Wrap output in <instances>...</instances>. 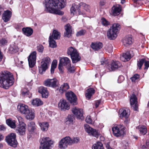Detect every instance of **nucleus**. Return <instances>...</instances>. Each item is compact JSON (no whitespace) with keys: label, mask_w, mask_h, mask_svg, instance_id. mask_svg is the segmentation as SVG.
I'll return each instance as SVG.
<instances>
[{"label":"nucleus","mask_w":149,"mask_h":149,"mask_svg":"<svg viewBox=\"0 0 149 149\" xmlns=\"http://www.w3.org/2000/svg\"><path fill=\"white\" fill-rule=\"evenodd\" d=\"M102 23L103 25L107 26L109 24V22L104 18L101 19Z\"/></svg>","instance_id":"nucleus-50"},{"label":"nucleus","mask_w":149,"mask_h":149,"mask_svg":"<svg viewBox=\"0 0 149 149\" xmlns=\"http://www.w3.org/2000/svg\"><path fill=\"white\" fill-rule=\"evenodd\" d=\"M58 108L62 111H65L69 109L70 105L69 103L67 102L65 100L61 99L58 103Z\"/></svg>","instance_id":"nucleus-16"},{"label":"nucleus","mask_w":149,"mask_h":149,"mask_svg":"<svg viewBox=\"0 0 149 149\" xmlns=\"http://www.w3.org/2000/svg\"><path fill=\"white\" fill-rule=\"evenodd\" d=\"M72 111L74 116L77 118L81 119H84L83 111L82 109L74 107L72 109Z\"/></svg>","instance_id":"nucleus-12"},{"label":"nucleus","mask_w":149,"mask_h":149,"mask_svg":"<svg viewBox=\"0 0 149 149\" xmlns=\"http://www.w3.org/2000/svg\"><path fill=\"white\" fill-rule=\"evenodd\" d=\"M45 11L47 13L62 15L64 12L59 9H62L65 5V0H45Z\"/></svg>","instance_id":"nucleus-1"},{"label":"nucleus","mask_w":149,"mask_h":149,"mask_svg":"<svg viewBox=\"0 0 149 149\" xmlns=\"http://www.w3.org/2000/svg\"><path fill=\"white\" fill-rule=\"evenodd\" d=\"M84 6L86 7H88L87 5L82 3H73L70 8L71 14L74 15L78 11L79 15H82L85 17L86 16L85 15V13L83 11H81L80 10V9L83 7Z\"/></svg>","instance_id":"nucleus-6"},{"label":"nucleus","mask_w":149,"mask_h":149,"mask_svg":"<svg viewBox=\"0 0 149 149\" xmlns=\"http://www.w3.org/2000/svg\"><path fill=\"white\" fill-rule=\"evenodd\" d=\"M57 62L56 60H54L52 62L51 68V73L52 74L54 73L55 69L56 68Z\"/></svg>","instance_id":"nucleus-44"},{"label":"nucleus","mask_w":149,"mask_h":149,"mask_svg":"<svg viewBox=\"0 0 149 149\" xmlns=\"http://www.w3.org/2000/svg\"><path fill=\"white\" fill-rule=\"evenodd\" d=\"M86 32L85 30H81L77 32L76 35L77 36H83L85 34Z\"/></svg>","instance_id":"nucleus-49"},{"label":"nucleus","mask_w":149,"mask_h":149,"mask_svg":"<svg viewBox=\"0 0 149 149\" xmlns=\"http://www.w3.org/2000/svg\"><path fill=\"white\" fill-rule=\"evenodd\" d=\"M100 103V102L99 100L95 102V106L96 107V108H97L98 107Z\"/></svg>","instance_id":"nucleus-57"},{"label":"nucleus","mask_w":149,"mask_h":149,"mask_svg":"<svg viewBox=\"0 0 149 149\" xmlns=\"http://www.w3.org/2000/svg\"><path fill=\"white\" fill-rule=\"evenodd\" d=\"M65 95L67 99L71 104L73 105L77 104L76 95L73 92H68L66 93Z\"/></svg>","instance_id":"nucleus-13"},{"label":"nucleus","mask_w":149,"mask_h":149,"mask_svg":"<svg viewBox=\"0 0 149 149\" xmlns=\"http://www.w3.org/2000/svg\"><path fill=\"white\" fill-rule=\"evenodd\" d=\"M40 149H49L50 146L53 144V141L49 137H45L40 140Z\"/></svg>","instance_id":"nucleus-7"},{"label":"nucleus","mask_w":149,"mask_h":149,"mask_svg":"<svg viewBox=\"0 0 149 149\" xmlns=\"http://www.w3.org/2000/svg\"><path fill=\"white\" fill-rule=\"evenodd\" d=\"M32 104L36 106H39L43 104V102L39 99L36 98L32 100Z\"/></svg>","instance_id":"nucleus-36"},{"label":"nucleus","mask_w":149,"mask_h":149,"mask_svg":"<svg viewBox=\"0 0 149 149\" xmlns=\"http://www.w3.org/2000/svg\"><path fill=\"white\" fill-rule=\"evenodd\" d=\"M79 141V137L71 138L66 136L61 139L58 143V147L61 149H65L68 146L77 143Z\"/></svg>","instance_id":"nucleus-3"},{"label":"nucleus","mask_w":149,"mask_h":149,"mask_svg":"<svg viewBox=\"0 0 149 149\" xmlns=\"http://www.w3.org/2000/svg\"><path fill=\"white\" fill-rule=\"evenodd\" d=\"M9 50L12 53H15L18 51V48L16 46H11L9 48Z\"/></svg>","instance_id":"nucleus-42"},{"label":"nucleus","mask_w":149,"mask_h":149,"mask_svg":"<svg viewBox=\"0 0 149 149\" xmlns=\"http://www.w3.org/2000/svg\"><path fill=\"white\" fill-rule=\"evenodd\" d=\"M85 120L87 123L89 124H92L93 123V121L92 120L91 116L89 115H88L87 116Z\"/></svg>","instance_id":"nucleus-48"},{"label":"nucleus","mask_w":149,"mask_h":149,"mask_svg":"<svg viewBox=\"0 0 149 149\" xmlns=\"http://www.w3.org/2000/svg\"><path fill=\"white\" fill-rule=\"evenodd\" d=\"M94 93L95 90L93 88L88 89L87 90V93H86V97L88 99H90Z\"/></svg>","instance_id":"nucleus-35"},{"label":"nucleus","mask_w":149,"mask_h":149,"mask_svg":"<svg viewBox=\"0 0 149 149\" xmlns=\"http://www.w3.org/2000/svg\"><path fill=\"white\" fill-rule=\"evenodd\" d=\"M70 61L68 57H63L62 58H60L58 66V69L60 71V72L62 73L63 72V66L66 67L70 65Z\"/></svg>","instance_id":"nucleus-10"},{"label":"nucleus","mask_w":149,"mask_h":149,"mask_svg":"<svg viewBox=\"0 0 149 149\" xmlns=\"http://www.w3.org/2000/svg\"><path fill=\"white\" fill-rule=\"evenodd\" d=\"M29 91H22V94L23 96L27 95L29 94Z\"/></svg>","instance_id":"nucleus-56"},{"label":"nucleus","mask_w":149,"mask_h":149,"mask_svg":"<svg viewBox=\"0 0 149 149\" xmlns=\"http://www.w3.org/2000/svg\"><path fill=\"white\" fill-rule=\"evenodd\" d=\"M16 137V135L15 133H12L8 135L6 138V142L8 144L14 148L16 147L17 144Z\"/></svg>","instance_id":"nucleus-9"},{"label":"nucleus","mask_w":149,"mask_h":149,"mask_svg":"<svg viewBox=\"0 0 149 149\" xmlns=\"http://www.w3.org/2000/svg\"><path fill=\"white\" fill-rule=\"evenodd\" d=\"M106 148H107V149H113V148H110L109 146V145H107L106 146Z\"/></svg>","instance_id":"nucleus-64"},{"label":"nucleus","mask_w":149,"mask_h":149,"mask_svg":"<svg viewBox=\"0 0 149 149\" xmlns=\"http://www.w3.org/2000/svg\"><path fill=\"white\" fill-rule=\"evenodd\" d=\"M11 15V12L9 10H6L3 14L2 19L5 22H7L9 20Z\"/></svg>","instance_id":"nucleus-26"},{"label":"nucleus","mask_w":149,"mask_h":149,"mask_svg":"<svg viewBox=\"0 0 149 149\" xmlns=\"http://www.w3.org/2000/svg\"><path fill=\"white\" fill-rule=\"evenodd\" d=\"M120 29V26L119 24H113L107 31V34L108 38L110 40L115 39L117 36L118 32Z\"/></svg>","instance_id":"nucleus-4"},{"label":"nucleus","mask_w":149,"mask_h":149,"mask_svg":"<svg viewBox=\"0 0 149 149\" xmlns=\"http://www.w3.org/2000/svg\"><path fill=\"white\" fill-rule=\"evenodd\" d=\"M3 9L2 7L0 6V15L1 14V13L3 11Z\"/></svg>","instance_id":"nucleus-63"},{"label":"nucleus","mask_w":149,"mask_h":149,"mask_svg":"<svg viewBox=\"0 0 149 149\" xmlns=\"http://www.w3.org/2000/svg\"><path fill=\"white\" fill-rule=\"evenodd\" d=\"M124 130L123 126L121 125L114 126L112 127L113 134L117 137L123 135L125 133Z\"/></svg>","instance_id":"nucleus-8"},{"label":"nucleus","mask_w":149,"mask_h":149,"mask_svg":"<svg viewBox=\"0 0 149 149\" xmlns=\"http://www.w3.org/2000/svg\"><path fill=\"white\" fill-rule=\"evenodd\" d=\"M44 49L43 46L41 45H39L37 47V49L39 52H42Z\"/></svg>","instance_id":"nucleus-53"},{"label":"nucleus","mask_w":149,"mask_h":149,"mask_svg":"<svg viewBox=\"0 0 149 149\" xmlns=\"http://www.w3.org/2000/svg\"><path fill=\"white\" fill-rule=\"evenodd\" d=\"M36 52L33 51L29 55L28 58L29 65L30 67L32 68L35 65L36 63Z\"/></svg>","instance_id":"nucleus-14"},{"label":"nucleus","mask_w":149,"mask_h":149,"mask_svg":"<svg viewBox=\"0 0 149 149\" xmlns=\"http://www.w3.org/2000/svg\"><path fill=\"white\" fill-rule=\"evenodd\" d=\"M17 118L18 120L19 123L18 125H23V124H25L24 122V119L22 117L18 116H17Z\"/></svg>","instance_id":"nucleus-47"},{"label":"nucleus","mask_w":149,"mask_h":149,"mask_svg":"<svg viewBox=\"0 0 149 149\" xmlns=\"http://www.w3.org/2000/svg\"><path fill=\"white\" fill-rule=\"evenodd\" d=\"M13 75L8 71L0 73V87L8 89L14 83Z\"/></svg>","instance_id":"nucleus-2"},{"label":"nucleus","mask_w":149,"mask_h":149,"mask_svg":"<svg viewBox=\"0 0 149 149\" xmlns=\"http://www.w3.org/2000/svg\"><path fill=\"white\" fill-rule=\"evenodd\" d=\"M102 47V44L101 42L92 43L91 45V47L94 50H98Z\"/></svg>","instance_id":"nucleus-31"},{"label":"nucleus","mask_w":149,"mask_h":149,"mask_svg":"<svg viewBox=\"0 0 149 149\" xmlns=\"http://www.w3.org/2000/svg\"><path fill=\"white\" fill-rule=\"evenodd\" d=\"M121 9V7L119 5L113 6L112 8L111 14L114 16L118 15L120 14Z\"/></svg>","instance_id":"nucleus-22"},{"label":"nucleus","mask_w":149,"mask_h":149,"mask_svg":"<svg viewBox=\"0 0 149 149\" xmlns=\"http://www.w3.org/2000/svg\"><path fill=\"white\" fill-rule=\"evenodd\" d=\"M17 109L20 112L23 114H25L27 113V112H28V110L29 109L27 105L23 104L18 105Z\"/></svg>","instance_id":"nucleus-21"},{"label":"nucleus","mask_w":149,"mask_h":149,"mask_svg":"<svg viewBox=\"0 0 149 149\" xmlns=\"http://www.w3.org/2000/svg\"><path fill=\"white\" fill-rule=\"evenodd\" d=\"M25 113L26 118L27 119L29 120H32L35 117V113L34 110H30L29 109L28 110V112Z\"/></svg>","instance_id":"nucleus-27"},{"label":"nucleus","mask_w":149,"mask_h":149,"mask_svg":"<svg viewBox=\"0 0 149 149\" xmlns=\"http://www.w3.org/2000/svg\"><path fill=\"white\" fill-rule=\"evenodd\" d=\"M49 46L52 48H54L56 47V42L52 38V36H50L49 37Z\"/></svg>","instance_id":"nucleus-41"},{"label":"nucleus","mask_w":149,"mask_h":149,"mask_svg":"<svg viewBox=\"0 0 149 149\" xmlns=\"http://www.w3.org/2000/svg\"><path fill=\"white\" fill-rule=\"evenodd\" d=\"M38 92L41 94L43 97L46 98L48 95V92L46 88L43 87H40L38 89Z\"/></svg>","instance_id":"nucleus-23"},{"label":"nucleus","mask_w":149,"mask_h":149,"mask_svg":"<svg viewBox=\"0 0 149 149\" xmlns=\"http://www.w3.org/2000/svg\"><path fill=\"white\" fill-rule=\"evenodd\" d=\"M26 127L25 124H23V125H18L16 130V132L20 135L24 134Z\"/></svg>","instance_id":"nucleus-19"},{"label":"nucleus","mask_w":149,"mask_h":149,"mask_svg":"<svg viewBox=\"0 0 149 149\" xmlns=\"http://www.w3.org/2000/svg\"><path fill=\"white\" fill-rule=\"evenodd\" d=\"M68 70V71L70 73H72L75 71L74 67V66H71V63L70 64L68 65V66L66 67Z\"/></svg>","instance_id":"nucleus-46"},{"label":"nucleus","mask_w":149,"mask_h":149,"mask_svg":"<svg viewBox=\"0 0 149 149\" xmlns=\"http://www.w3.org/2000/svg\"><path fill=\"white\" fill-rule=\"evenodd\" d=\"M124 79V77L122 75L120 76L118 78V82L119 83H121Z\"/></svg>","instance_id":"nucleus-54"},{"label":"nucleus","mask_w":149,"mask_h":149,"mask_svg":"<svg viewBox=\"0 0 149 149\" xmlns=\"http://www.w3.org/2000/svg\"><path fill=\"white\" fill-rule=\"evenodd\" d=\"M146 146L147 147H149V142L148 141H146Z\"/></svg>","instance_id":"nucleus-62"},{"label":"nucleus","mask_w":149,"mask_h":149,"mask_svg":"<svg viewBox=\"0 0 149 149\" xmlns=\"http://www.w3.org/2000/svg\"><path fill=\"white\" fill-rule=\"evenodd\" d=\"M138 128L141 134L145 135L146 133L147 129L145 126L140 125L138 127Z\"/></svg>","instance_id":"nucleus-39"},{"label":"nucleus","mask_w":149,"mask_h":149,"mask_svg":"<svg viewBox=\"0 0 149 149\" xmlns=\"http://www.w3.org/2000/svg\"><path fill=\"white\" fill-rule=\"evenodd\" d=\"M38 124L42 131H45L48 130L49 124L47 123L38 122Z\"/></svg>","instance_id":"nucleus-32"},{"label":"nucleus","mask_w":149,"mask_h":149,"mask_svg":"<svg viewBox=\"0 0 149 149\" xmlns=\"http://www.w3.org/2000/svg\"><path fill=\"white\" fill-rule=\"evenodd\" d=\"M92 149H104L103 144L100 142H97L93 145Z\"/></svg>","instance_id":"nucleus-40"},{"label":"nucleus","mask_w":149,"mask_h":149,"mask_svg":"<svg viewBox=\"0 0 149 149\" xmlns=\"http://www.w3.org/2000/svg\"><path fill=\"white\" fill-rule=\"evenodd\" d=\"M6 123L8 125L12 128H14L16 127V121L10 119L6 120Z\"/></svg>","instance_id":"nucleus-34"},{"label":"nucleus","mask_w":149,"mask_h":149,"mask_svg":"<svg viewBox=\"0 0 149 149\" xmlns=\"http://www.w3.org/2000/svg\"><path fill=\"white\" fill-rule=\"evenodd\" d=\"M24 34L27 36H31L33 33V29L29 27L24 28L22 29Z\"/></svg>","instance_id":"nucleus-30"},{"label":"nucleus","mask_w":149,"mask_h":149,"mask_svg":"<svg viewBox=\"0 0 149 149\" xmlns=\"http://www.w3.org/2000/svg\"><path fill=\"white\" fill-rule=\"evenodd\" d=\"M69 88L68 84L67 83H64L60 87L59 91L60 93L62 94L65 92Z\"/></svg>","instance_id":"nucleus-33"},{"label":"nucleus","mask_w":149,"mask_h":149,"mask_svg":"<svg viewBox=\"0 0 149 149\" xmlns=\"http://www.w3.org/2000/svg\"><path fill=\"white\" fill-rule=\"evenodd\" d=\"M50 58L48 57L44 58L41 62L42 65L39 68V72L42 74L48 68V66L50 63Z\"/></svg>","instance_id":"nucleus-11"},{"label":"nucleus","mask_w":149,"mask_h":149,"mask_svg":"<svg viewBox=\"0 0 149 149\" xmlns=\"http://www.w3.org/2000/svg\"><path fill=\"white\" fill-rule=\"evenodd\" d=\"M67 54L70 56L73 63H76L79 61L81 57L77 50L72 47H69L67 51Z\"/></svg>","instance_id":"nucleus-5"},{"label":"nucleus","mask_w":149,"mask_h":149,"mask_svg":"<svg viewBox=\"0 0 149 149\" xmlns=\"http://www.w3.org/2000/svg\"><path fill=\"white\" fill-rule=\"evenodd\" d=\"M130 104L133 108V109L135 111L137 110L138 105L137 104V98L136 95L133 94L130 97Z\"/></svg>","instance_id":"nucleus-18"},{"label":"nucleus","mask_w":149,"mask_h":149,"mask_svg":"<svg viewBox=\"0 0 149 149\" xmlns=\"http://www.w3.org/2000/svg\"><path fill=\"white\" fill-rule=\"evenodd\" d=\"M121 65V64L118 61H113L111 63L110 69L109 68V70L110 71L114 70L120 67Z\"/></svg>","instance_id":"nucleus-25"},{"label":"nucleus","mask_w":149,"mask_h":149,"mask_svg":"<svg viewBox=\"0 0 149 149\" xmlns=\"http://www.w3.org/2000/svg\"><path fill=\"white\" fill-rule=\"evenodd\" d=\"M60 33L56 30H54L52 35V38L54 39H58L60 37Z\"/></svg>","instance_id":"nucleus-37"},{"label":"nucleus","mask_w":149,"mask_h":149,"mask_svg":"<svg viewBox=\"0 0 149 149\" xmlns=\"http://www.w3.org/2000/svg\"><path fill=\"white\" fill-rule=\"evenodd\" d=\"M57 79L56 78L52 79H47L44 81L45 86L49 87L54 88L57 86Z\"/></svg>","instance_id":"nucleus-17"},{"label":"nucleus","mask_w":149,"mask_h":149,"mask_svg":"<svg viewBox=\"0 0 149 149\" xmlns=\"http://www.w3.org/2000/svg\"><path fill=\"white\" fill-rule=\"evenodd\" d=\"M144 65L145 66V69H147L149 67V62L147 61L145 59Z\"/></svg>","instance_id":"nucleus-55"},{"label":"nucleus","mask_w":149,"mask_h":149,"mask_svg":"<svg viewBox=\"0 0 149 149\" xmlns=\"http://www.w3.org/2000/svg\"><path fill=\"white\" fill-rule=\"evenodd\" d=\"M65 31L64 33V36L69 38L70 37L72 32L71 26L69 24H67L65 26Z\"/></svg>","instance_id":"nucleus-24"},{"label":"nucleus","mask_w":149,"mask_h":149,"mask_svg":"<svg viewBox=\"0 0 149 149\" xmlns=\"http://www.w3.org/2000/svg\"><path fill=\"white\" fill-rule=\"evenodd\" d=\"M145 61V59H142L138 62L137 65L140 69Z\"/></svg>","instance_id":"nucleus-51"},{"label":"nucleus","mask_w":149,"mask_h":149,"mask_svg":"<svg viewBox=\"0 0 149 149\" xmlns=\"http://www.w3.org/2000/svg\"><path fill=\"white\" fill-rule=\"evenodd\" d=\"M105 49L109 53L113 51V47L111 44H108L106 45L105 47Z\"/></svg>","instance_id":"nucleus-45"},{"label":"nucleus","mask_w":149,"mask_h":149,"mask_svg":"<svg viewBox=\"0 0 149 149\" xmlns=\"http://www.w3.org/2000/svg\"><path fill=\"white\" fill-rule=\"evenodd\" d=\"M8 40L6 37H4L0 39V45L1 46H4L6 45Z\"/></svg>","instance_id":"nucleus-43"},{"label":"nucleus","mask_w":149,"mask_h":149,"mask_svg":"<svg viewBox=\"0 0 149 149\" xmlns=\"http://www.w3.org/2000/svg\"><path fill=\"white\" fill-rule=\"evenodd\" d=\"M22 91H29L26 88H24L22 89L21 92Z\"/></svg>","instance_id":"nucleus-61"},{"label":"nucleus","mask_w":149,"mask_h":149,"mask_svg":"<svg viewBox=\"0 0 149 149\" xmlns=\"http://www.w3.org/2000/svg\"><path fill=\"white\" fill-rule=\"evenodd\" d=\"M132 51L127 52L126 53H123L120 56V59L123 61H126L130 59L133 55L131 54Z\"/></svg>","instance_id":"nucleus-20"},{"label":"nucleus","mask_w":149,"mask_h":149,"mask_svg":"<svg viewBox=\"0 0 149 149\" xmlns=\"http://www.w3.org/2000/svg\"><path fill=\"white\" fill-rule=\"evenodd\" d=\"M139 75L138 74H136L134 75V76L131 78V81L133 82L134 81L136 80L139 79Z\"/></svg>","instance_id":"nucleus-52"},{"label":"nucleus","mask_w":149,"mask_h":149,"mask_svg":"<svg viewBox=\"0 0 149 149\" xmlns=\"http://www.w3.org/2000/svg\"><path fill=\"white\" fill-rule=\"evenodd\" d=\"M5 129V127L3 125H1L0 126V130H4Z\"/></svg>","instance_id":"nucleus-58"},{"label":"nucleus","mask_w":149,"mask_h":149,"mask_svg":"<svg viewBox=\"0 0 149 149\" xmlns=\"http://www.w3.org/2000/svg\"><path fill=\"white\" fill-rule=\"evenodd\" d=\"M67 119H68L67 120L69 121L70 122H72L73 121L72 118H69V116H68V118Z\"/></svg>","instance_id":"nucleus-59"},{"label":"nucleus","mask_w":149,"mask_h":149,"mask_svg":"<svg viewBox=\"0 0 149 149\" xmlns=\"http://www.w3.org/2000/svg\"><path fill=\"white\" fill-rule=\"evenodd\" d=\"M3 55L1 53V52H0V61H2V60L3 58Z\"/></svg>","instance_id":"nucleus-60"},{"label":"nucleus","mask_w":149,"mask_h":149,"mask_svg":"<svg viewBox=\"0 0 149 149\" xmlns=\"http://www.w3.org/2000/svg\"><path fill=\"white\" fill-rule=\"evenodd\" d=\"M123 45L125 46L131 44L132 43L131 37L130 36H126L123 39Z\"/></svg>","instance_id":"nucleus-28"},{"label":"nucleus","mask_w":149,"mask_h":149,"mask_svg":"<svg viewBox=\"0 0 149 149\" xmlns=\"http://www.w3.org/2000/svg\"><path fill=\"white\" fill-rule=\"evenodd\" d=\"M85 131L87 132L90 135H91L95 137H97L99 134L97 131L95 129H93L88 125L85 124L84 126Z\"/></svg>","instance_id":"nucleus-15"},{"label":"nucleus","mask_w":149,"mask_h":149,"mask_svg":"<svg viewBox=\"0 0 149 149\" xmlns=\"http://www.w3.org/2000/svg\"><path fill=\"white\" fill-rule=\"evenodd\" d=\"M130 111L128 110H127L124 109L123 110L122 112L120 114V117L122 118L124 117L125 118H127L130 115Z\"/></svg>","instance_id":"nucleus-38"},{"label":"nucleus","mask_w":149,"mask_h":149,"mask_svg":"<svg viewBox=\"0 0 149 149\" xmlns=\"http://www.w3.org/2000/svg\"><path fill=\"white\" fill-rule=\"evenodd\" d=\"M36 126L35 123L33 121H30L28 123V130L30 132H33L36 129Z\"/></svg>","instance_id":"nucleus-29"}]
</instances>
